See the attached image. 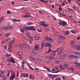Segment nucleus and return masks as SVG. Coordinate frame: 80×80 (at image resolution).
Instances as JSON below:
<instances>
[{
    "mask_svg": "<svg viewBox=\"0 0 80 80\" xmlns=\"http://www.w3.org/2000/svg\"><path fill=\"white\" fill-rule=\"evenodd\" d=\"M35 61H36V62H38V61H39V60H41L40 59H38L37 58H35L34 59Z\"/></svg>",
    "mask_w": 80,
    "mask_h": 80,
    "instance_id": "a18cd8bd",
    "label": "nucleus"
},
{
    "mask_svg": "<svg viewBox=\"0 0 80 80\" xmlns=\"http://www.w3.org/2000/svg\"><path fill=\"white\" fill-rule=\"evenodd\" d=\"M7 13H8L9 14H10L11 13V12H10V11H8L7 12Z\"/></svg>",
    "mask_w": 80,
    "mask_h": 80,
    "instance_id": "774afa93",
    "label": "nucleus"
},
{
    "mask_svg": "<svg viewBox=\"0 0 80 80\" xmlns=\"http://www.w3.org/2000/svg\"><path fill=\"white\" fill-rule=\"evenodd\" d=\"M17 77H19V72H18V71H17Z\"/></svg>",
    "mask_w": 80,
    "mask_h": 80,
    "instance_id": "58836bf2",
    "label": "nucleus"
},
{
    "mask_svg": "<svg viewBox=\"0 0 80 80\" xmlns=\"http://www.w3.org/2000/svg\"><path fill=\"white\" fill-rule=\"evenodd\" d=\"M67 9L68 10H70V11H72V12H73V10H72V9L68 8Z\"/></svg>",
    "mask_w": 80,
    "mask_h": 80,
    "instance_id": "de8ad7c7",
    "label": "nucleus"
},
{
    "mask_svg": "<svg viewBox=\"0 0 80 80\" xmlns=\"http://www.w3.org/2000/svg\"><path fill=\"white\" fill-rule=\"evenodd\" d=\"M35 39H36V40H40V38L37 37L36 38H35Z\"/></svg>",
    "mask_w": 80,
    "mask_h": 80,
    "instance_id": "4d7b16f0",
    "label": "nucleus"
},
{
    "mask_svg": "<svg viewBox=\"0 0 80 80\" xmlns=\"http://www.w3.org/2000/svg\"><path fill=\"white\" fill-rule=\"evenodd\" d=\"M75 64L77 65H78V66H80V63L78 62H75Z\"/></svg>",
    "mask_w": 80,
    "mask_h": 80,
    "instance_id": "a19ab883",
    "label": "nucleus"
},
{
    "mask_svg": "<svg viewBox=\"0 0 80 80\" xmlns=\"http://www.w3.org/2000/svg\"><path fill=\"white\" fill-rule=\"evenodd\" d=\"M62 53V52L60 51L59 52H58V55H61Z\"/></svg>",
    "mask_w": 80,
    "mask_h": 80,
    "instance_id": "4c0bfd02",
    "label": "nucleus"
},
{
    "mask_svg": "<svg viewBox=\"0 0 80 80\" xmlns=\"http://www.w3.org/2000/svg\"><path fill=\"white\" fill-rule=\"evenodd\" d=\"M59 25H62L63 26V27L65 26V25H67V23L65 21H62V22L61 20H59Z\"/></svg>",
    "mask_w": 80,
    "mask_h": 80,
    "instance_id": "f257e3e1",
    "label": "nucleus"
},
{
    "mask_svg": "<svg viewBox=\"0 0 80 80\" xmlns=\"http://www.w3.org/2000/svg\"><path fill=\"white\" fill-rule=\"evenodd\" d=\"M21 67L22 68H23V69L25 68V66H24V64H22L21 66Z\"/></svg>",
    "mask_w": 80,
    "mask_h": 80,
    "instance_id": "ea45409f",
    "label": "nucleus"
},
{
    "mask_svg": "<svg viewBox=\"0 0 80 80\" xmlns=\"http://www.w3.org/2000/svg\"><path fill=\"white\" fill-rule=\"evenodd\" d=\"M49 41H52V42L53 39H52L51 38H49V39L48 40Z\"/></svg>",
    "mask_w": 80,
    "mask_h": 80,
    "instance_id": "09e8293b",
    "label": "nucleus"
},
{
    "mask_svg": "<svg viewBox=\"0 0 80 80\" xmlns=\"http://www.w3.org/2000/svg\"><path fill=\"white\" fill-rule=\"evenodd\" d=\"M65 3L64 2H62V3L61 5H62V6H64V5H65Z\"/></svg>",
    "mask_w": 80,
    "mask_h": 80,
    "instance_id": "6e6d98bb",
    "label": "nucleus"
},
{
    "mask_svg": "<svg viewBox=\"0 0 80 80\" xmlns=\"http://www.w3.org/2000/svg\"><path fill=\"white\" fill-rule=\"evenodd\" d=\"M16 46L18 47H20V48H23V45L21 44L20 45H16Z\"/></svg>",
    "mask_w": 80,
    "mask_h": 80,
    "instance_id": "dca6fc26",
    "label": "nucleus"
},
{
    "mask_svg": "<svg viewBox=\"0 0 80 80\" xmlns=\"http://www.w3.org/2000/svg\"><path fill=\"white\" fill-rule=\"evenodd\" d=\"M48 77L50 78H54L56 77V75H53L51 74H48Z\"/></svg>",
    "mask_w": 80,
    "mask_h": 80,
    "instance_id": "20e7f679",
    "label": "nucleus"
},
{
    "mask_svg": "<svg viewBox=\"0 0 80 80\" xmlns=\"http://www.w3.org/2000/svg\"><path fill=\"white\" fill-rule=\"evenodd\" d=\"M29 68H30V69H31V70H34V69H33V68H32L30 66V65H29Z\"/></svg>",
    "mask_w": 80,
    "mask_h": 80,
    "instance_id": "8fccbe9b",
    "label": "nucleus"
},
{
    "mask_svg": "<svg viewBox=\"0 0 80 80\" xmlns=\"http://www.w3.org/2000/svg\"><path fill=\"white\" fill-rule=\"evenodd\" d=\"M34 48L35 49V50H38L39 49V45L38 44L35 45Z\"/></svg>",
    "mask_w": 80,
    "mask_h": 80,
    "instance_id": "0eeeda50",
    "label": "nucleus"
},
{
    "mask_svg": "<svg viewBox=\"0 0 80 80\" xmlns=\"http://www.w3.org/2000/svg\"><path fill=\"white\" fill-rule=\"evenodd\" d=\"M66 57V55H62L60 57V59H63V58H65Z\"/></svg>",
    "mask_w": 80,
    "mask_h": 80,
    "instance_id": "f8f14e48",
    "label": "nucleus"
},
{
    "mask_svg": "<svg viewBox=\"0 0 80 80\" xmlns=\"http://www.w3.org/2000/svg\"><path fill=\"white\" fill-rule=\"evenodd\" d=\"M69 70H70V69L71 70H72V71H74V70L73 69V68H68Z\"/></svg>",
    "mask_w": 80,
    "mask_h": 80,
    "instance_id": "c03bdc74",
    "label": "nucleus"
},
{
    "mask_svg": "<svg viewBox=\"0 0 80 80\" xmlns=\"http://www.w3.org/2000/svg\"><path fill=\"white\" fill-rule=\"evenodd\" d=\"M58 42L59 43H61L62 42H63V39L61 38L60 39H58Z\"/></svg>",
    "mask_w": 80,
    "mask_h": 80,
    "instance_id": "ddd939ff",
    "label": "nucleus"
},
{
    "mask_svg": "<svg viewBox=\"0 0 80 80\" xmlns=\"http://www.w3.org/2000/svg\"><path fill=\"white\" fill-rule=\"evenodd\" d=\"M29 38L31 39V40H33V37H30Z\"/></svg>",
    "mask_w": 80,
    "mask_h": 80,
    "instance_id": "69168bd1",
    "label": "nucleus"
},
{
    "mask_svg": "<svg viewBox=\"0 0 80 80\" xmlns=\"http://www.w3.org/2000/svg\"><path fill=\"white\" fill-rule=\"evenodd\" d=\"M5 56L6 57H10V55H9L8 54H7L5 55Z\"/></svg>",
    "mask_w": 80,
    "mask_h": 80,
    "instance_id": "f704fd0d",
    "label": "nucleus"
},
{
    "mask_svg": "<svg viewBox=\"0 0 80 80\" xmlns=\"http://www.w3.org/2000/svg\"><path fill=\"white\" fill-rule=\"evenodd\" d=\"M15 77V74L14 73H11V76L10 78L9 79L11 80H13Z\"/></svg>",
    "mask_w": 80,
    "mask_h": 80,
    "instance_id": "7ed1b4c3",
    "label": "nucleus"
},
{
    "mask_svg": "<svg viewBox=\"0 0 80 80\" xmlns=\"http://www.w3.org/2000/svg\"><path fill=\"white\" fill-rule=\"evenodd\" d=\"M12 45H11V44H10L9 45V47L10 48H12Z\"/></svg>",
    "mask_w": 80,
    "mask_h": 80,
    "instance_id": "338daca9",
    "label": "nucleus"
},
{
    "mask_svg": "<svg viewBox=\"0 0 80 80\" xmlns=\"http://www.w3.org/2000/svg\"><path fill=\"white\" fill-rule=\"evenodd\" d=\"M18 53L19 56H22V52H18Z\"/></svg>",
    "mask_w": 80,
    "mask_h": 80,
    "instance_id": "412c9836",
    "label": "nucleus"
},
{
    "mask_svg": "<svg viewBox=\"0 0 80 80\" xmlns=\"http://www.w3.org/2000/svg\"><path fill=\"white\" fill-rule=\"evenodd\" d=\"M45 38L46 40H48V39H49V38H48V37L47 36H45Z\"/></svg>",
    "mask_w": 80,
    "mask_h": 80,
    "instance_id": "7c9ffc66",
    "label": "nucleus"
},
{
    "mask_svg": "<svg viewBox=\"0 0 80 80\" xmlns=\"http://www.w3.org/2000/svg\"><path fill=\"white\" fill-rule=\"evenodd\" d=\"M28 77V73H25V77Z\"/></svg>",
    "mask_w": 80,
    "mask_h": 80,
    "instance_id": "e433bc0d",
    "label": "nucleus"
},
{
    "mask_svg": "<svg viewBox=\"0 0 80 80\" xmlns=\"http://www.w3.org/2000/svg\"><path fill=\"white\" fill-rule=\"evenodd\" d=\"M25 61H23L22 62V65H25Z\"/></svg>",
    "mask_w": 80,
    "mask_h": 80,
    "instance_id": "5fc2aeb1",
    "label": "nucleus"
},
{
    "mask_svg": "<svg viewBox=\"0 0 80 80\" xmlns=\"http://www.w3.org/2000/svg\"><path fill=\"white\" fill-rule=\"evenodd\" d=\"M10 62H11L12 63H15V61L13 59L11 58L10 60Z\"/></svg>",
    "mask_w": 80,
    "mask_h": 80,
    "instance_id": "4468645a",
    "label": "nucleus"
},
{
    "mask_svg": "<svg viewBox=\"0 0 80 80\" xmlns=\"http://www.w3.org/2000/svg\"><path fill=\"white\" fill-rule=\"evenodd\" d=\"M13 22H20V20L19 19L18 20H17L16 19H15L12 20Z\"/></svg>",
    "mask_w": 80,
    "mask_h": 80,
    "instance_id": "b1692460",
    "label": "nucleus"
},
{
    "mask_svg": "<svg viewBox=\"0 0 80 80\" xmlns=\"http://www.w3.org/2000/svg\"><path fill=\"white\" fill-rule=\"evenodd\" d=\"M72 56H73V55H71L69 56V58H72Z\"/></svg>",
    "mask_w": 80,
    "mask_h": 80,
    "instance_id": "e2e57ef3",
    "label": "nucleus"
},
{
    "mask_svg": "<svg viewBox=\"0 0 80 80\" xmlns=\"http://www.w3.org/2000/svg\"><path fill=\"white\" fill-rule=\"evenodd\" d=\"M21 75L22 76V77H25V73H21Z\"/></svg>",
    "mask_w": 80,
    "mask_h": 80,
    "instance_id": "c9c22d12",
    "label": "nucleus"
},
{
    "mask_svg": "<svg viewBox=\"0 0 80 80\" xmlns=\"http://www.w3.org/2000/svg\"><path fill=\"white\" fill-rule=\"evenodd\" d=\"M15 39H14V40H13L12 41L10 42V44H13V43H14L15 42Z\"/></svg>",
    "mask_w": 80,
    "mask_h": 80,
    "instance_id": "c85d7f7f",
    "label": "nucleus"
},
{
    "mask_svg": "<svg viewBox=\"0 0 80 80\" xmlns=\"http://www.w3.org/2000/svg\"><path fill=\"white\" fill-rule=\"evenodd\" d=\"M44 42H43L42 43L41 46V50H42V49L43 48V46L44 45Z\"/></svg>",
    "mask_w": 80,
    "mask_h": 80,
    "instance_id": "aec40b11",
    "label": "nucleus"
},
{
    "mask_svg": "<svg viewBox=\"0 0 80 80\" xmlns=\"http://www.w3.org/2000/svg\"><path fill=\"white\" fill-rule=\"evenodd\" d=\"M20 30L22 33H24L25 31V28H22L20 29Z\"/></svg>",
    "mask_w": 80,
    "mask_h": 80,
    "instance_id": "6ab92c4d",
    "label": "nucleus"
},
{
    "mask_svg": "<svg viewBox=\"0 0 80 80\" xmlns=\"http://www.w3.org/2000/svg\"><path fill=\"white\" fill-rule=\"evenodd\" d=\"M25 30H30V27L29 26L27 27L26 28Z\"/></svg>",
    "mask_w": 80,
    "mask_h": 80,
    "instance_id": "5701e85b",
    "label": "nucleus"
},
{
    "mask_svg": "<svg viewBox=\"0 0 80 80\" xmlns=\"http://www.w3.org/2000/svg\"><path fill=\"white\" fill-rule=\"evenodd\" d=\"M34 70H37V71H38V72L39 71V70H38V68H34Z\"/></svg>",
    "mask_w": 80,
    "mask_h": 80,
    "instance_id": "0e129e2a",
    "label": "nucleus"
},
{
    "mask_svg": "<svg viewBox=\"0 0 80 80\" xmlns=\"http://www.w3.org/2000/svg\"><path fill=\"white\" fill-rule=\"evenodd\" d=\"M62 80H65V76H63L62 78Z\"/></svg>",
    "mask_w": 80,
    "mask_h": 80,
    "instance_id": "680f3d73",
    "label": "nucleus"
},
{
    "mask_svg": "<svg viewBox=\"0 0 80 80\" xmlns=\"http://www.w3.org/2000/svg\"><path fill=\"white\" fill-rule=\"evenodd\" d=\"M30 17V15L28 14H26V15L24 16V18H26V17Z\"/></svg>",
    "mask_w": 80,
    "mask_h": 80,
    "instance_id": "2eb2a0df",
    "label": "nucleus"
},
{
    "mask_svg": "<svg viewBox=\"0 0 80 80\" xmlns=\"http://www.w3.org/2000/svg\"><path fill=\"white\" fill-rule=\"evenodd\" d=\"M64 55H66V57H67V52L66 51H64Z\"/></svg>",
    "mask_w": 80,
    "mask_h": 80,
    "instance_id": "864d4df0",
    "label": "nucleus"
},
{
    "mask_svg": "<svg viewBox=\"0 0 80 80\" xmlns=\"http://www.w3.org/2000/svg\"><path fill=\"white\" fill-rule=\"evenodd\" d=\"M10 70L8 71V73L7 75V77H9L10 76Z\"/></svg>",
    "mask_w": 80,
    "mask_h": 80,
    "instance_id": "f3484780",
    "label": "nucleus"
},
{
    "mask_svg": "<svg viewBox=\"0 0 80 80\" xmlns=\"http://www.w3.org/2000/svg\"><path fill=\"white\" fill-rule=\"evenodd\" d=\"M23 47L24 48V49H26V48H27V46H26V44H23Z\"/></svg>",
    "mask_w": 80,
    "mask_h": 80,
    "instance_id": "c756f323",
    "label": "nucleus"
},
{
    "mask_svg": "<svg viewBox=\"0 0 80 80\" xmlns=\"http://www.w3.org/2000/svg\"><path fill=\"white\" fill-rule=\"evenodd\" d=\"M60 50V51L61 52H63V48H61Z\"/></svg>",
    "mask_w": 80,
    "mask_h": 80,
    "instance_id": "bf43d9fd",
    "label": "nucleus"
},
{
    "mask_svg": "<svg viewBox=\"0 0 80 80\" xmlns=\"http://www.w3.org/2000/svg\"><path fill=\"white\" fill-rule=\"evenodd\" d=\"M37 53H38V51H37V50H34L30 53L31 55H32L33 56H35V55H37Z\"/></svg>",
    "mask_w": 80,
    "mask_h": 80,
    "instance_id": "f03ea898",
    "label": "nucleus"
},
{
    "mask_svg": "<svg viewBox=\"0 0 80 80\" xmlns=\"http://www.w3.org/2000/svg\"><path fill=\"white\" fill-rule=\"evenodd\" d=\"M71 32H72V33H75V32L73 31V30L71 31Z\"/></svg>",
    "mask_w": 80,
    "mask_h": 80,
    "instance_id": "052dcab7",
    "label": "nucleus"
},
{
    "mask_svg": "<svg viewBox=\"0 0 80 80\" xmlns=\"http://www.w3.org/2000/svg\"><path fill=\"white\" fill-rule=\"evenodd\" d=\"M70 33V32L69 31H67L65 33V34L68 35V33Z\"/></svg>",
    "mask_w": 80,
    "mask_h": 80,
    "instance_id": "603ef678",
    "label": "nucleus"
},
{
    "mask_svg": "<svg viewBox=\"0 0 80 80\" xmlns=\"http://www.w3.org/2000/svg\"><path fill=\"white\" fill-rule=\"evenodd\" d=\"M75 54H76V55H79V56H80V52H76V53H75Z\"/></svg>",
    "mask_w": 80,
    "mask_h": 80,
    "instance_id": "473e14b6",
    "label": "nucleus"
},
{
    "mask_svg": "<svg viewBox=\"0 0 80 80\" xmlns=\"http://www.w3.org/2000/svg\"><path fill=\"white\" fill-rule=\"evenodd\" d=\"M60 15L61 16H66V15L65 14H61V13H60Z\"/></svg>",
    "mask_w": 80,
    "mask_h": 80,
    "instance_id": "13d9d810",
    "label": "nucleus"
},
{
    "mask_svg": "<svg viewBox=\"0 0 80 80\" xmlns=\"http://www.w3.org/2000/svg\"><path fill=\"white\" fill-rule=\"evenodd\" d=\"M72 58H80V57L75 55H72Z\"/></svg>",
    "mask_w": 80,
    "mask_h": 80,
    "instance_id": "9b49d317",
    "label": "nucleus"
},
{
    "mask_svg": "<svg viewBox=\"0 0 80 80\" xmlns=\"http://www.w3.org/2000/svg\"><path fill=\"white\" fill-rule=\"evenodd\" d=\"M75 43H76V41L75 40L71 41L70 43L71 45H74Z\"/></svg>",
    "mask_w": 80,
    "mask_h": 80,
    "instance_id": "6e6552de",
    "label": "nucleus"
},
{
    "mask_svg": "<svg viewBox=\"0 0 80 80\" xmlns=\"http://www.w3.org/2000/svg\"><path fill=\"white\" fill-rule=\"evenodd\" d=\"M10 33H7V35H6V37H9V36H10Z\"/></svg>",
    "mask_w": 80,
    "mask_h": 80,
    "instance_id": "49530a36",
    "label": "nucleus"
},
{
    "mask_svg": "<svg viewBox=\"0 0 80 80\" xmlns=\"http://www.w3.org/2000/svg\"><path fill=\"white\" fill-rule=\"evenodd\" d=\"M31 30L33 31H35V29L34 28L33 26H32L30 27V30Z\"/></svg>",
    "mask_w": 80,
    "mask_h": 80,
    "instance_id": "9d476101",
    "label": "nucleus"
},
{
    "mask_svg": "<svg viewBox=\"0 0 80 80\" xmlns=\"http://www.w3.org/2000/svg\"><path fill=\"white\" fill-rule=\"evenodd\" d=\"M33 24V23L32 22H28L27 23V25H28L29 26H30L31 25H32Z\"/></svg>",
    "mask_w": 80,
    "mask_h": 80,
    "instance_id": "bb28decb",
    "label": "nucleus"
},
{
    "mask_svg": "<svg viewBox=\"0 0 80 80\" xmlns=\"http://www.w3.org/2000/svg\"><path fill=\"white\" fill-rule=\"evenodd\" d=\"M2 78L3 79V80H6V79L7 78H6V76H5L4 75H3L2 76Z\"/></svg>",
    "mask_w": 80,
    "mask_h": 80,
    "instance_id": "393cba45",
    "label": "nucleus"
},
{
    "mask_svg": "<svg viewBox=\"0 0 80 80\" xmlns=\"http://www.w3.org/2000/svg\"><path fill=\"white\" fill-rule=\"evenodd\" d=\"M75 47H76V49L78 50H80V46H79L76 45L75 46Z\"/></svg>",
    "mask_w": 80,
    "mask_h": 80,
    "instance_id": "a211bd4d",
    "label": "nucleus"
},
{
    "mask_svg": "<svg viewBox=\"0 0 80 80\" xmlns=\"http://www.w3.org/2000/svg\"><path fill=\"white\" fill-rule=\"evenodd\" d=\"M63 67L64 68H68V66L66 64H64Z\"/></svg>",
    "mask_w": 80,
    "mask_h": 80,
    "instance_id": "37998d69",
    "label": "nucleus"
},
{
    "mask_svg": "<svg viewBox=\"0 0 80 80\" xmlns=\"http://www.w3.org/2000/svg\"><path fill=\"white\" fill-rule=\"evenodd\" d=\"M3 20H4L3 17H2L0 19V23H1V22H2Z\"/></svg>",
    "mask_w": 80,
    "mask_h": 80,
    "instance_id": "4be33fe9",
    "label": "nucleus"
},
{
    "mask_svg": "<svg viewBox=\"0 0 80 80\" xmlns=\"http://www.w3.org/2000/svg\"><path fill=\"white\" fill-rule=\"evenodd\" d=\"M2 30H8L9 29V27H3L2 28Z\"/></svg>",
    "mask_w": 80,
    "mask_h": 80,
    "instance_id": "1a4fd4ad",
    "label": "nucleus"
},
{
    "mask_svg": "<svg viewBox=\"0 0 80 80\" xmlns=\"http://www.w3.org/2000/svg\"><path fill=\"white\" fill-rule=\"evenodd\" d=\"M59 50H60V48H57V50L53 51L52 52H59Z\"/></svg>",
    "mask_w": 80,
    "mask_h": 80,
    "instance_id": "a878e982",
    "label": "nucleus"
},
{
    "mask_svg": "<svg viewBox=\"0 0 80 80\" xmlns=\"http://www.w3.org/2000/svg\"><path fill=\"white\" fill-rule=\"evenodd\" d=\"M45 47H50L51 46H52V44L49 43H47L45 44Z\"/></svg>",
    "mask_w": 80,
    "mask_h": 80,
    "instance_id": "423d86ee",
    "label": "nucleus"
},
{
    "mask_svg": "<svg viewBox=\"0 0 80 80\" xmlns=\"http://www.w3.org/2000/svg\"><path fill=\"white\" fill-rule=\"evenodd\" d=\"M42 26H44V27H48V25L47 24H42Z\"/></svg>",
    "mask_w": 80,
    "mask_h": 80,
    "instance_id": "72a5a7b5",
    "label": "nucleus"
},
{
    "mask_svg": "<svg viewBox=\"0 0 80 80\" xmlns=\"http://www.w3.org/2000/svg\"><path fill=\"white\" fill-rule=\"evenodd\" d=\"M47 69L48 72H51L52 73H58V72H59L60 71V70H59L58 71H57L55 72H54L50 70V69H49V68H47Z\"/></svg>",
    "mask_w": 80,
    "mask_h": 80,
    "instance_id": "39448f33",
    "label": "nucleus"
},
{
    "mask_svg": "<svg viewBox=\"0 0 80 80\" xmlns=\"http://www.w3.org/2000/svg\"><path fill=\"white\" fill-rule=\"evenodd\" d=\"M49 50L47 52V53H48L49 52H50L51 51H52V49H50V48H49Z\"/></svg>",
    "mask_w": 80,
    "mask_h": 80,
    "instance_id": "3c124183",
    "label": "nucleus"
},
{
    "mask_svg": "<svg viewBox=\"0 0 80 80\" xmlns=\"http://www.w3.org/2000/svg\"><path fill=\"white\" fill-rule=\"evenodd\" d=\"M59 37H60V38H64V39H65V37L62 36L60 35H59Z\"/></svg>",
    "mask_w": 80,
    "mask_h": 80,
    "instance_id": "2f4dec72",
    "label": "nucleus"
},
{
    "mask_svg": "<svg viewBox=\"0 0 80 80\" xmlns=\"http://www.w3.org/2000/svg\"><path fill=\"white\" fill-rule=\"evenodd\" d=\"M52 56H53V54H52L51 55V57H49L50 60H52L53 58V57Z\"/></svg>",
    "mask_w": 80,
    "mask_h": 80,
    "instance_id": "cd10ccee",
    "label": "nucleus"
},
{
    "mask_svg": "<svg viewBox=\"0 0 80 80\" xmlns=\"http://www.w3.org/2000/svg\"><path fill=\"white\" fill-rule=\"evenodd\" d=\"M40 1L41 2H42L44 3H48V1H43V0H41Z\"/></svg>",
    "mask_w": 80,
    "mask_h": 80,
    "instance_id": "79ce46f5",
    "label": "nucleus"
}]
</instances>
